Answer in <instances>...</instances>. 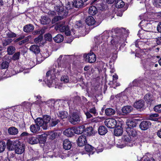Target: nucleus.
Listing matches in <instances>:
<instances>
[{
    "mask_svg": "<svg viewBox=\"0 0 161 161\" xmlns=\"http://www.w3.org/2000/svg\"><path fill=\"white\" fill-rule=\"evenodd\" d=\"M110 84L112 85V87L114 89H115L117 87L120 86V84L119 83L117 82V81L112 82L111 81Z\"/></svg>",
    "mask_w": 161,
    "mask_h": 161,
    "instance_id": "nucleus-56",
    "label": "nucleus"
},
{
    "mask_svg": "<svg viewBox=\"0 0 161 161\" xmlns=\"http://www.w3.org/2000/svg\"><path fill=\"white\" fill-rule=\"evenodd\" d=\"M133 106L138 110L142 109L144 106V102L142 100H140L135 102Z\"/></svg>",
    "mask_w": 161,
    "mask_h": 161,
    "instance_id": "nucleus-7",
    "label": "nucleus"
},
{
    "mask_svg": "<svg viewBox=\"0 0 161 161\" xmlns=\"http://www.w3.org/2000/svg\"><path fill=\"white\" fill-rule=\"evenodd\" d=\"M126 131L130 137H135L137 135L136 131L133 128H127L126 129Z\"/></svg>",
    "mask_w": 161,
    "mask_h": 161,
    "instance_id": "nucleus-20",
    "label": "nucleus"
},
{
    "mask_svg": "<svg viewBox=\"0 0 161 161\" xmlns=\"http://www.w3.org/2000/svg\"><path fill=\"white\" fill-rule=\"evenodd\" d=\"M30 105V103L28 102H24L21 104V105L26 108H29Z\"/></svg>",
    "mask_w": 161,
    "mask_h": 161,
    "instance_id": "nucleus-60",
    "label": "nucleus"
},
{
    "mask_svg": "<svg viewBox=\"0 0 161 161\" xmlns=\"http://www.w3.org/2000/svg\"><path fill=\"white\" fill-rule=\"evenodd\" d=\"M69 111L71 114L69 118V122L72 124L76 125L80 122L81 120V116L79 113L77 112H73L74 110H76L75 104L70 103L69 104Z\"/></svg>",
    "mask_w": 161,
    "mask_h": 161,
    "instance_id": "nucleus-1",
    "label": "nucleus"
},
{
    "mask_svg": "<svg viewBox=\"0 0 161 161\" xmlns=\"http://www.w3.org/2000/svg\"><path fill=\"white\" fill-rule=\"evenodd\" d=\"M54 9L57 12L58 14L59 15H60L63 17L66 16L68 14V12L67 11H64V8L62 6L56 5L54 7Z\"/></svg>",
    "mask_w": 161,
    "mask_h": 161,
    "instance_id": "nucleus-4",
    "label": "nucleus"
},
{
    "mask_svg": "<svg viewBox=\"0 0 161 161\" xmlns=\"http://www.w3.org/2000/svg\"><path fill=\"white\" fill-rule=\"evenodd\" d=\"M27 141L28 143L31 144L37 143L39 141L37 137H30L28 138Z\"/></svg>",
    "mask_w": 161,
    "mask_h": 161,
    "instance_id": "nucleus-29",
    "label": "nucleus"
},
{
    "mask_svg": "<svg viewBox=\"0 0 161 161\" xmlns=\"http://www.w3.org/2000/svg\"><path fill=\"white\" fill-rule=\"evenodd\" d=\"M58 117L61 119L66 118L68 115V112L65 111H59L57 114Z\"/></svg>",
    "mask_w": 161,
    "mask_h": 161,
    "instance_id": "nucleus-22",
    "label": "nucleus"
},
{
    "mask_svg": "<svg viewBox=\"0 0 161 161\" xmlns=\"http://www.w3.org/2000/svg\"><path fill=\"white\" fill-rule=\"evenodd\" d=\"M108 132V130L106 127L104 126H100L99 127L98 132L99 134L101 135H103L105 134Z\"/></svg>",
    "mask_w": 161,
    "mask_h": 161,
    "instance_id": "nucleus-33",
    "label": "nucleus"
},
{
    "mask_svg": "<svg viewBox=\"0 0 161 161\" xmlns=\"http://www.w3.org/2000/svg\"><path fill=\"white\" fill-rule=\"evenodd\" d=\"M61 80L65 83H68L69 81V79L68 76L67 75H64L62 76L61 78Z\"/></svg>",
    "mask_w": 161,
    "mask_h": 161,
    "instance_id": "nucleus-50",
    "label": "nucleus"
},
{
    "mask_svg": "<svg viewBox=\"0 0 161 161\" xmlns=\"http://www.w3.org/2000/svg\"><path fill=\"white\" fill-rule=\"evenodd\" d=\"M6 145L5 142L4 141L0 142V153L3 152L5 148Z\"/></svg>",
    "mask_w": 161,
    "mask_h": 161,
    "instance_id": "nucleus-43",
    "label": "nucleus"
},
{
    "mask_svg": "<svg viewBox=\"0 0 161 161\" xmlns=\"http://www.w3.org/2000/svg\"><path fill=\"white\" fill-rule=\"evenodd\" d=\"M86 22L88 25H92L95 24L96 21L92 16H90L86 19Z\"/></svg>",
    "mask_w": 161,
    "mask_h": 161,
    "instance_id": "nucleus-24",
    "label": "nucleus"
},
{
    "mask_svg": "<svg viewBox=\"0 0 161 161\" xmlns=\"http://www.w3.org/2000/svg\"><path fill=\"white\" fill-rule=\"evenodd\" d=\"M7 148L9 150H13L14 149V144L13 142L8 141L7 143Z\"/></svg>",
    "mask_w": 161,
    "mask_h": 161,
    "instance_id": "nucleus-42",
    "label": "nucleus"
},
{
    "mask_svg": "<svg viewBox=\"0 0 161 161\" xmlns=\"http://www.w3.org/2000/svg\"><path fill=\"white\" fill-rule=\"evenodd\" d=\"M7 36L8 37L10 38H14L16 37V34L12 32L8 33L7 34Z\"/></svg>",
    "mask_w": 161,
    "mask_h": 161,
    "instance_id": "nucleus-62",
    "label": "nucleus"
},
{
    "mask_svg": "<svg viewBox=\"0 0 161 161\" xmlns=\"http://www.w3.org/2000/svg\"><path fill=\"white\" fill-rule=\"evenodd\" d=\"M105 112L106 115L110 116L114 115L115 113V111L114 109L109 108H106L105 110Z\"/></svg>",
    "mask_w": 161,
    "mask_h": 161,
    "instance_id": "nucleus-35",
    "label": "nucleus"
},
{
    "mask_svg": "<svg viewBox=\"0 0 161 161\" xmlns=\"http://www.w3.org/2000/svg\"><path fill=\"white\" fill-rule=\"evenodd\" d=\"M47 137V135L45 134L39 135L37 138L39 141L38 142L41 144H44L46 141Z\"/></svg>",
    "mask_w": 161,
    "mask_h": 161,
    "instance_id": "nucleus-25",
    "label": "nucleus"
},
{
    "mask_svg": "<svg viewBox=\"0 0 161 161\" xmlns=\"http://www.w3.org/2000/svg\"><path fill=\"white\" fill-rule=\"evenodd\" d=\"M83 2L82 0H75L73 3V4L75 8H79L84 6Z\"/></svg>",
    "mask_w": 161,
    "mask_h": 161,
    "instance_id": "nucleus-32",
    "label": "nucleus"
},
{
    "mask_svg": "<svg viewBox=\"0 0 161 161\" xmlns=\"http://www.w3.org/2000/svg\"><path fill=\"white\" fill-rule=\"evenodd\" d=\"M75 133L76 134H81L85 130V127L84 125H82L77 127H74Z\"/></svg>",
    "mask_w": 161,
    "mask_h": 161,
    "instance_id": "nucleus-15",
    "label": "nucleus"
},
{
    "mask_svg": "<svg viewBox=\"0 0 161 161\" xmlns=\"http://www.w3.org/2000/svg\"><path fill=\"white\" fill-rule=\"evenodd\" d=\"M86 143L87 140L85 136L81 135L79 137L77 141V143L78 146H83L85 145Z\"/></svg>",
    "mask_w": 161,
    "mask_h": 161,
    "instance_id": "nucleus-12",
    "label": "nucleus"
},
{
    "mask_svg": "<svg viewBox=\"0 0 161 161\" xmlns=\"http://www.w3.org/2000/svg\"><path fill=\"white\" fill-rule=\"evenodd\" d=\"M144 99L151 104L153 103V101L154 100V98L153 96L150 94H147L145 95L144 97Z\"/></svg>",
    "mask_w": 161,
    "mask_h": 161,
    "instance_id": "nucleus-23",
    "label": "nucleus"
},
{
    "mask_svg": "<svg viewBox=\"0 0 161 161\" xmlns=\"http://www.w3.org/2000/svg\"><path fill=\"white\" fill-rule=\"evenodd\" d=\"M151 125V123L148 121H142L140 125V127L142 130H145L147 129Z\"/></svg>",
    "mask_w": 161,
    "mask_h": 161,
    "instance_id": "nucleus-13",
    "label": "nucleus"
},
{
    "mask_svg": "<svg viewBox=\"0 0 161 161\" xmlns=\"http://www.w3.org/2000/svg\"><path fill=\"white\" fill-rule=\"evenodd\" d=\"M52 75H58L59 74L60 72L58 69H57L56 68H53L50 70Z\"/></svg>",
    "mask_w": 161,
    "mask_h": 161,
    "instance_id": "nucleus-52",
    "label": "nucleus"
},
{
    "mask_svg": "<svg viewBox=\"0 0 161 161\" xmlns=\"http://www.w3.org/2000/svg\"><path fill=\"white\" fill-rule=\"evenodd\" d=\"M43 40V36L42 35H39L38 37L35 38L34 40V42L36 44H40L42 43L41 42Z\"/></svg>",
    "mask_w": 161,
    "mask_h": 161,
    "instance_id": "nucleus-40",
    "label": "nucleus"
},
{
    "mask_svg": "<svg viewBox=\"0 0 161 161\" xmlns=\"http://www.w3.org/2000/svg\"><path fill=\"white\" fill-rule=\"evenodd\" d=\"M12 41V40L11 39H5L2 41V44L3 46H6L9 45Z\"/></svg>",
    "mask_w": 161,
    "mask_h": 161,
    "instance_id": "nucleus-49",
    "label": "nucleus"
},
{
    "mask_svg": "<svg viewBox=\"0 0 161 161\" xmlns=\"http://www.w3.org/2000/svg\"><path fill=\"white\" fill-rule=\"evenodd\" d=\"M9 63L8 62L5 61L2 63L1 65V69H5L8 68Z\"/></svg>",
    "mask_w": 161,
    "mask_h": 161,
    "instance_id": "nucleus-46",
    "label": "nucleus"
},
{
    "mask_svg": "<svg viewBox=\"0 0 161 161\" xmlns=\"http://www.w3.org/2000/svg\"><path fill=\"white\" fill-rule=\"evenodd\" d=\"M125 5V3L122 0H116L115 6L117 8H122Z\"/></svg>",
    "mask_w": 161,
    "mask_h": 161,
    "instance_id": "nucleus-37",
    "label": "nucleus"
},
{
    "mask_svg": "<svg viewBox=\"0 0 161 161\" xmlns=\"http://www.w3.org/2000/svg\"><path fill=\"white\" fill-rule=\"evenodd\" d=\"M158 114H152L150 115L149 117V119L151 120L157 121L158 119L154 118H156L158 117Z\"/></svg>",
    "mask_w": 161,
    "mask_h": 161,
    "instance_id": "nucleus-51",
    "label": "nucleus"
},
{
    "mask_svg": "<svg viewBox=\"0 0 161 161\" xmlns=\"http://www.w3.org/2000/svg\"><path fill=\"white\" fill-rule=\"evenodd\" d=\"M153 5L157 8L161 7V0H153Z\"/></svg>",
    "mask_w": 161,
    "mask_h": 161,
    "instance_id": "nucleus-47",
    "label": "nucleus"
},
{
    "mask_svg": "<svg viewBox=\"0 0 161 161\" xmlns=\"http://www.w3.org/2000/svg\"><path fill=\"white\" fill-rule=\"evenodd\" d=\"M121 30L120 29H117L115 31V33L116 32L118 33L116 35H114V36L112 37L110 42L111 44L117 48L119 44L124 42V39L122 37L121 31Z\"/></svg>",
    "mask_w": 161,
    "mask_h": 161,
    "instance_id": "nucleus-2",
    "label": "nucleus"
},
{
    "mask_svg": "<svg viewBox=\"0 0 161 161\" xmlns=\"http://www.w3.org/2000/svg\"><path fill=\"white\" fill-rule=\"evenodd\" d=\"M15 50V48L13 46H9L7 49V52L8 54L12 55L14 53Z\"/></svg>",
    "mask_w": 161,
    "mask_h": 161,
    "instance_id": "nucleus-41",
    "label": "nucleus"
},
{
    "mask_svg": "<svg viewBox=\"0 0 161 161\" xmlns=\"http://www.w3.org/2000/svg\"><path fill=\"white\" fill-rule=\"evenodd\" d=\"M57 29L61 32H64L65 35L67 36H69L70 34L72 35L73 34H74L73 30H72L70 31L69 27L68 25H64V23L58 24L57 25Z\"/></svg>",
    "mask_w": 161,
    "mask_h": 161,
    "instance_id": "nucleus-3",
    "label": "nucleus"
},
{
    "mask_svg": "<svg viewBox=\"0 0 161 161\" xmlns=\"http://www.w3.org/2000/svg\"><path fill=\"white\" fill-rule=\"evenodd\" d=\"M30 129L31 131L34 133H38L40 130V129L39 126L36 124H32L30 126Z\"/></svg>",
    "mask_w": 161,
    "mask_h": 161,
    "instance_id": "nucleus-18",
    "label": "nucleus"
},
{
    "mask_svg": "<svg viewBox=\"0 0 161 161\" xmlns=\"http://www.w3.org/2000/svg\"><path fill=\"white\" fill-rule=\"evenodd\" d=\"M105 125L108 128H113L116 125V121L114 119H107L104 122Z\"/></svg>",
    "mask_w": 161,
    "mask_h": 161,
    "instance_id": "nucleus-5",
    "label": "nucleus"
},
{
    "mask_svg": "<svg viewBox=\"0 0 161 161\" xmlns=\"http://www.w3.org/2000/svg\"><path fill=\"white\" fill-rule=\"evenodd\" d=\"M45 39L46 41L50 42L52 40V35L49 33L45 34L44 35Z\"/></svg>",
    "mask_w": 161,
    "mask_h": 161,
    "instance_id": "nucleus-54",
    "label": "nucleus"
},
{
    "mask_svg": "<svg viewBox=\"0 0 161 161\" xmlns=\"http://www.w3.org/2000/svg\"><path fill=\"white\" fill-rule=\"evenodd\" d=\"M73 102L72 103H70V102H68V104L70 103L71 104L72 103H74H74H76L77 104L80 103L81 102V98L79 96H76L74 97L73 98Z\"/></svg>",
    "mask_w": 161,
    "mask_h": 161,
    "instance_id": "nucleus-38",
    "label": "nucleus"
},
{
    "mask_svg": "<svg viewBox=\"0 0 161 161\" xmlns=\"http://www.w3.org/2000/svg\"><path fill=\"white\" fill-rule=\"evenodd\" d=\"M84 132L86 133L85 134L87 136H92L94 135L95 134L94 131L92 127L89 126L85 129Z\"/></svg>",
    "mask_w": 161,
    "mask_h": 161,
    "instance_id": "nucleus-28",
    "label": "nucleus"
},
{
    "mask_svg": "<svg viewBox=\"0 0 161 161\" xmlns=\"http://www.w3.org/2000/svg\"><path fill=\"white\" fill-rule=\"evenodd\" d=\"M153 109L154 111L156 112L161 113V104H159L155 106Z\"/></svg>",
    "mask_w": 161,
    "mask_h": 161,
    "instance_id": "nucleus-55",
    "label": "nucleus"
},
{
    "mask_svg": "<svg viewBox=\"0 0 161 161\" xmlns=\"http://www.w3.org/2000/svg\"><path fill=\"white\" fill-rule=\"evenodd\" d=\"M132 107L130 106H125L121 110L122 112L125 114H127L130 113L132 110Z\"/></svg>",
    "mask_w": 161,
    "mask_h": 161,
    "instance_id": "nucleus-26",
    "label": "nucleus"
},
{
    "mask_svg": "<svg viewBox=\"0 0 161 161\" xmlns=\"http://www.w3.org/2000/svg\"><path fill=\"white\" fill-rule=\"evenodd\" d=\"M34 25L31 24L26 25L23 27V31L26 33L32 32L34 30Z\"/></svg>",
    "mask_w": 161,
    "mask_h": 161,
    "instance_id": "nucleus-17",
    "label": "nucleus"
},
{
    "mask_svg": "<svg viewBox=\"0 0 161 161\" xmlns=\"http://www.w3.org/2000/svg\"><path fill=\"white\" fill-rule=\"evenodd\" d=\"M75 133L73 127L70 128L65 130L64 132V134L68 137H71Z\"/></svg>",
    "mask_w": 161,
    "mask_h": 161,
    "instance_id": "nucleus-14",
    "label": "nucleus"
},
{
    "mask_svg": "<svg viewBox=\"0 0 161 161\" xmlns=\"http://www.w3.org/2000/svg\"><path fill=\"white\" fill-rule=\"evenodd\" d=\"M40 21L42 24L47 25L50 23L51 20L47 16H41Z\"/></svg>",
    "mask_w": 161,
    "mask_h": 161,
    "instance_id": "nucleus-16",
    "label": "nucleus"
},
{
    "mask_svg": "<svg viewBox=\"0 0 161 161\" xmlns=\"http://www.w3.org/2000/svg\"><path fill=\"white\" fill-rule=\"evenodd\" d=\"M14 149L16 153L21 154L23 153L25 148L23 144H20L19 143L14 145Z\"/></svg>",
    "mask_w": 161,
    "mask_h": 161,
    "instance_id": "nucleus-9",
    "label": "nucleus"
},
{
    "mask_svg": "<svg viewBox=\"0 0 161 161\" xmlns=\"http://www.w3.org/2000/svg\"><path fill=\"white\" fill-rule=\"evenodd\" d=\"M8 2V0H0V6H4Z\"/></svg>",
    "mask_w": 161,
    "mask_h": 161,
    "instance_id": "nucleus-63",
    "label": "nucleus"
},
{
    "mask_svg": "<svg viewBox=\"0 0 161 161\" xmlns=\"http://www.w3.org/2000/svg\"><path fill=\"white\" fill-rule=\"evenodd\" d=\"M59 122L58 119H52L51 122L50 123V126L52 127H53L57 125Z\"/></svg>",
    "mask_w": 161,
    "mask_h": 161,
    "instance_id": "nucleus-53",
    "label": "nucleus"
},
{
    "mask_svg": "<svg viewBox=\"0 0 161 161\" xmlns=\"http://www.w3.org/2000/svg\"><path fill=\"white\" fill-rule=\"evenodd\" d=\"M35 122L36 124L38 126L40 127H42V128L44 130H46L47 128V125H46V124L44 122L42 118H38L35 120Z\"/></svg>",
    "mask_w": 161,
    "mask_h": 161,
    "instance_id": "nucleus-11",
    "label": "nucleus"
},
{
    "mask_svg": "<svg viewBox=\"0 0 161 161\" xmlns=\"http://www.w3.org/2000/svg\"><path fill=\"white\" fill-rule=\"evenodd\" d=\"M63 36L60 34L57 35L53 38L54 41L57 43H59L63 41L64 40Z\"/></svg>",
    "mask_w": 161,
    "mask_h": 161,
    "instance_id": "nucleus-34",
    "label": "nucleus"
},
{
    "mask_svg": "<svg viewBox=\"0 0 161 161\" xmlns=\"http://www.w3.org/2000/svg\"><path fill=\"white\" fill-rule=\"evenodd\" d=\"M136 125V123L135 121L133 120H128L126 122V125L125 126L126 129L127 128H133Z\"/></svg>",
    "mask_w": 161,
    "mask_h": 161,
    "instance_id": "nucleus-31",
    "label": "nucleus"
},
{
    "mask_svg": "<svg viewBox=\"0 0 161 161\" xmlns=\"http://www.w3.org/2000/svg\"><path fill=\"white\" fill-rule=\"evenodd\" d=\"M85 148L86 152H90L92 154H93L94 152L96 150L95 148L89 144L85 145ZM103 151V149L102 148L100 149L99 151L97 150V152L98 153L99 152H102Z\"/></svg>",
    "mask_w": 161,
    "mask_h": 161,
    "instance_id": "nucleus-8",
    "label": "nucleus"
},
{
    "mask_svg": "<svg viewBox=\"0 0 161 161\" xmlns=\"http://www.w3.org/2000/svg\"><path fill=\"white\" fill-rule=\"evenodd\" d=\"M72 144L68 140L65 139L64 141L63 147L66 150L69 149L71 147Z\"/></svg>",
    "mask_w": 161,
    "mask_h": 161,
    "instance_id": "nucleus-30",
    "label": "nucleus"
},
{
    "mask_svg": "<svg viewBox=\"0 0 161 161\" xmlns=\"http://www.w3.org/2000/svg\"><path fill=\"white\" fill-rule=\"evenodd\" d=\"M104 36H97L94 38V41L97 44H99L102 42V40Z\"/></svg>",
    "mask_w": 161,
    "mask_h": 161,
    "instance_id": "nucleus-44",
    "label": "nucleus"
},
{
    "mask_svg": "<svg viewBox=\"0 0 161 161\" xmlns=\"http://www.w3.org/2000/svg\"><path fill=\"white\" fill-rule=\"evenodd\" d=\"M20 55V52L15 53L13 56L12 59L14 60H17L19 58Z\"/></svg>",
    "mask_w": 161,
    "mask_h": 161,
    "instance_id": "nucleus-58",
    "label": "nucleus"
},
{
    "mask_svg": "<svg viewBox=\"0 0 161 161\" xmlns=\"http://www.w3.org/2000/svg\"><path fill=\"white\" fill-rule=\"evenodd\" d=\"M30 50L35 54H37L40 52V49L38 46L33 45L31 46L29 48Z\"/></svg>",
    "mask_w": 161,
    "mask_h": 161,
    "instance_id": "nucleus-19",
    "label": "nucleus"
},
{
    "mask_svg": "<svg viewBox=\"0 0 161 161\" xmlns=\"http://www.w3.org/2000/svg\"><path fill=\"white\" fill-rule=\"evenodd\" d=\"M124 142L123 140H119L118 143L116 144V146L119 148H123L126 146V144L124 143Z\"/></svg>",
    "mask_w": 161,
    "mask_h": 161,
    "instance_id": "nucleus-45",
    "label": "nucleus"
},
{
    "mask_svg": "<svg viewBox=\"0 0 161 161\" xmlns=\"http://www.w3.org/2000/svg\"><path fill=\"white\" fill-rule=\"evenodd\" d=\"M97 8L94 6L90 7L89 9V13L91 15H94L97 13Z\"/></svg>",
    "mask_w": 161,
    "mask_h": 161,
    "instance_id": "nucleus-36",
    "label": "nucleus"
},
{
    "mask_svg": "<svg viewBox=\"0 0 161 161\" xmlns=\"http://www.w3.org/2000/svg\"><path fill=\"white\" fill-rule=\"evenodd\" d=\"M89 112L95 115H96L97 114V111L95 107H93L92 108L89 109Z\"/></svg>",
    "mask_w": 161,
    "mask_h": 161,
    "instance_id": "nucleus-59",
    "label": "nucleus"
},
{
    "mask_svg": "<svg viewBox=\"0 0 161 161\" xmlns=\"http://www.w3.org/2000/svg\"><path fill=\"white\" fill-rule=\"evenodd\" d=\"M74 7L73 3L68 2L66 5V8L68 10H70L72 9L73 7Z\"/></svg>",
    "mask_w": 161,
    "mask_h": 161,
    "instance_id": "nucleus-57",
    "label": "nucleus"
},
{
    "mask_svg": "<svg viewBox=\"0 0 161 161\" xmlns=\"http://www.w3.org/2000/svg\"><path fill=\"white\" fill-rule=\"evenodd\" d=\"M122 140L125 142V144L130 147L133 146L134 142L132 139L131 137L128 135V136H124L122 138Z\"/></svg>",
    "mask_w": 161,
    "mask_h": 161,
    "instance_id": "nucleus-6",
    "label": "nucleus"
},
{
    "mask_svg": "<svg viewBox=\"0 0 161 161\" xmlns=\"http://www.w3.org/2000/svg\"><path fill=\"white\" fill-rule=\"evenodd\" d=\"M28 38L26 37L25 39L20 41L19 42V44L20 45H22V44H24L29 41Z\"/></svg>",
    "mask_w": 161,
    "mask_h": 161,
    "instance_id": "nucleus-64",
    "label": "nucleus"
},
{
    "mask_svg": "<svg viewBox=\"0 0 161 161\" xmlns=\"http://www.w3.org/2000/svg\"><path fill=\"white\" fill-rule=\"evenodd\" d=\"M8 132L10 135H15L18 133V130L14 127H11L8 129Z\"/></svg>",
    "mask_w": 161,
    "mask_h": 161,
    "instance_id": "nucleus-27",
    "label": "nucleus"
},
{
    "mask_svg": "<svg viewBox=\"0 0 161 161\" xmlns=\"http://www.w3.org/2000/svg\"><path fill=\"white\" fill-rule=\"evenodd\" d=\"M44 122L48 126V123L51 120V117L48 115H44L42 118Z\"/></svg>",
    "mask_w": 161,
    "mask_h": 161,
    "instance_id": "nucleus-39",
    "label": "nucleus"
},
{
    "mask_svg": "<svg viewBox=\"0 0 161 161\" xmlns=\"http://www.w3.org/2000/svg\"><path fill=\"white\" fill-rule=\"evenodd\" d=\"M63 18V17L60 15H59V16H55L52 19V24L55 23L56 22L62 19Z\"/></svg>",
    "mask_w": 161,
    "mask_h": 161,
    "instance_id": "nucleus-48",
    "label": "nucleus"
},
{
    "mask_svg": "<svg viewBox=\"0 0 161 161\" xmlns=\"http://www.w3.org/2000/svg\"><path fill=\"white\" fill-rule=\"evenodd\" d=\"M123 132V129L121 126H118L115 128L114 130V134L115 136H120L122 135Z\"/></svg>",
    "mask_w": 161,
    "mask_h": 161,
    "instance_id": "nucleus-21",
    "label": "nucleus"
},
{
    "mask_svg": "<svg viewBox=\"0 0 161 161\" xmlns=\"http://www.w3.org/2000/svg\"><path fill=\"white\" fill-rule=\"evenodd\" d=\"M84 56L86 57L88 62L90 63H93L95 62L96 58L95 55L93 53H90L88 54H84Z\"/></svg>",
    "mask_w": 161,
    "mask_h": 161,
    "instance_id": "nucleus-10",
    "label": "nucleus"
},
{
    "mask_svg": "<svg viewBox=\"0 0 161 161\" xmlns=\"http://www.w3.org/2000/svg\"><path fill=\"white\" fill-rule=\"evenodd\" d=\"M50 135L51 138L52 139H55L58 135V133L57 132H51Z\"/></svg>",
    "mask_w": 161,
    "mask_h": 161,
    "instance_id": "nucleus-61",
    "label": "nucleus"
}]
</instances>
